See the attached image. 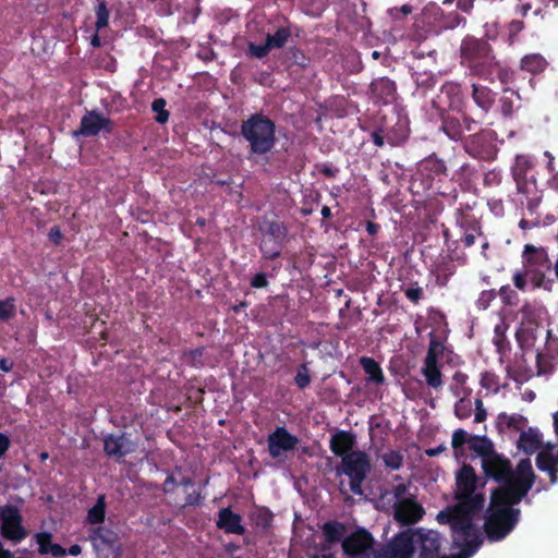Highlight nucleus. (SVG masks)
<instances>
[{"instance_id":"nucleus-23","label":"nucleus","mask_w":558,"mask_h":558,"mask_svg":"<svg viewBox=\"0 0 558 558\" xmlns=\"http://www.w3.org/2000/svg\"><path fill=\"white\" fill-rule=\"evenodd\" d=\"M422 374L425 377L426 384L436 390L441 389L444 386L442 374L438 362L424 359Z\"/></svg>"},{"instance_id":"nucleus-42","label":"nucleus","mask_w":558,"mask_h":558,"mask_svg":"<svg viewBox=\"0 0 558 558\" xmlns=\"http://www.w3.org/2000/svg\"><path fill=\"white\" fill-rule=\"evenodd\" d=\"M542 201L541 193H533L530 196H526V198H521L520 202L524 209L529 213L530 216H539L537 213V209L539 207Z\"/></svg>"},{"instance_id":"nucleus-51","label":"nucleus","mask_w":558,"mask_h":558,"mask_svg":"<svg viewBox=\"0 0 558 558\" xmlns=\"http://www.w3.org/2000/svg\"><path fill=\"white\" fill-rule=\"evenodd\" d=\"M298 442V437L290 434L283 426H281V451L293 449Z\"/></svg>"},{"instance_id":"nucleus-56","label":"nucleus","mask_w":558,"mask_h":558,"mask_svg":"<svg viewBox=\"0 0 558 558\" xmlns=\"http://www.w3.org/2000/svg\"><path fill=\"white\" fill-rule=\"evenodd\" d=\"M507 325L505 323L497 324L494 328L495 337H494V344L497 347L498 351H501L504 348V344L506 342V332Z\"/></svg>"},{"instance_id":"nucleus-36","label":"nucleus","mask_w":558,"mask_h":558,"mask_svg":"<svg viewBox=\"0 0 558 558\" xmlns=\"http://www.w3.org/2000/svg\"><path fill=\"white\" fill-rule=\"evenodd\" d=\"M105 508H106L105 497L99 496L96 505L88 511L87 521L93 524L102 522L105 520V513H106Z\"/></svg>"},{"instance_id":"nucleus-40","label":"nucleus","mask_w":558,"mask_h":558,"mask_svg":"<svg viewBox=\"0 0 558 558\" xmlns=\"http://www.w3.org/2000/svg\"><path fill=\"white\" fill-rule=\"evenodd\" d=\"M381 458L385 466L392 471H397L403 465V456L399 451L389 450Z\"/></svg>"},{"instance_id":"nucleus-49","label":"nucleus","mask_w":558,"mask_h":558,"mask_svg":"<svg viewBox=\"0 0 558 558\" xmlns=\"http://www.w3.org/2000/svg\"><path fill=\"white\" fill-rule=\"evenodd\" d=\"M474 172H475L474 168L470 163L464 162L453 173L452 180L458 181V182L469 181L471 179V177L474 174Z\"/></svg>"},{"instance_id":"nucleus-13","label":"nucleus","mask_w":558,"mask_h":558,"mask_svg":"<svg viewBox=\"0 0 558 558\" xmlns=\"http://www.w3.org/2000/svg\"><path fill=\"white\" fill-rule=\"evenodd\" d=\"M395 519L402 525H412L418 522L425 511L414 497H410L401 502H396L393 506Z\"/></svg>"},{"instance_id":"nucleus-26","label":"nucleus","mask_w":558,"mask_h":558,"mask_svg":"<svg viewBox=\"0 0 558 558\" xmlns=\"http://www.w3.org/2000/svg\"><path fill=\"white\" fill-rule=\"evenodd\" d=\"M548 62L541 53H530L524 56L520 61V69L533 75L545 71Z\"/></svg>"},{"instance_id":"nucleus-57","label":"nucleus","mask_w":558,"mask_h":558,"mask_svg":"<svg viewBox=\"0 0 558 558\" xmlns=\"http://www.w3.org/2000/svg\"><path fill=\"white\" fill-rule=\"evenodd\" d=\"M422 549L425 557L434 555L439 549V542L436 537H424L422 539Z\"/></svg>"},{"instance_id":"nucleus-15","label":"nucleus","mask_w":558,"mask_h":558,"mask_svg":"<svg viewBox=\"0 0 558 558\" xmlns=\"http://www.w3.org/2000/svg\"><path fill=\"white\" fill-rule=\"evenodd\" d=\"M0 515L2 520V532L7 538L19 542L25 537V532L20 524L21 518L15 508H2Z\"/></svg>"},{"instance_id":"nucleus-37","label":"nucleus","mask_w":558,"mask_h":558,"mask_svg":"<svg viewBox=\"0 0 558 558\" xmlns=\"http://www.w3.org/2000/svg\"><path fill=\"white\" fill-rule=\"evenodd\" d=\"M535 359L537 375H547L554 371L555 363L554 357L551 355L537 352Z\"/></svg>"},{"instance_id":"nucleus-60","label":"nucleus","mask_w":558,"mask_h":558,"mask_svg":"<svg viewBox=\"0 0 558 558\" xmlns=\"http://www.w3.org/2000/svg\"><path fill=\"white\" fill-rule=\"evenodd\" d=\"M276 241L272 235L266 236L260 245L262 251L264 252L265 256L268 258H272L277 256V251L275 250Z\"/></svg>"},{"instance_id":"nucleus-54","label":"nucleus","mask_w":558,"mask_h":558,"mask_svg":"<svg viewBox=\"0 0 558 558\" xmlns=\"http://www.w3.org/2000/svg\"><path fill=\"white\" fill-rule=\"evenodd\" d=\"M97 21H96V29L100 31L101 28L108 25L109 20V11L106 8L105 2H100L96 10Z\"/></svg>"},{"instance_id":"nucleus-53","label":"nucleus","mask_w":558,"mask_h":558,"mask_svg":"<svg viewBox=\"0 0 558 558\" xmlns=\"http://www.w3.org/2000/svg\"><path fill=\"white\" fill-rule=\"evenodd\" d=\"M15 313V304L14 299H7L3 301H0V319L1 320H8L10 319Z\"/></svg>"},{"instance_id":"nucleus-9","label":"nucleus","mask_w":558,"mask_h":558,"mask_svg":"<svg viewBox=\"0 0 558 558\" xmlns=\"http://www.w3.org/2000/svg\"><path fill=\"white\" fill-rule=\"evenodd\" d=\"M372 470L371 459L365 451L355 450L341 459L336 468L338 475L344 474L350 480V489L354 495H362V484Z\"/></svg>"},{"instance_id":"nucleus-43","label":"nucleus","mask_w":558,"mask_h":558,"mask_svg":"<svg viewBox=\"0 0 558 558\" xmlns=\"http://www.w3.org/2000/svg\"><path fill=\"white\" fill-rule=\"evenodd\" d=\"M513 180L517 183V190L519 194L522 195V198H526V196H530L533 193H539V191L536 187L535 181L529 182L526 178H518Z\"/></svg>"},{"instance_id":"nucleus-44","label":"nucleus","mask_w":558,"mask_h":558,"mask_svg":"<svg viewBox=\"0 0 558 558\" xmlns=\"http://www.w3.org/2000/svg\"><path fill=\"white\" fill-rule=\"evenodd\" d=\"M535 331H536V328H534L532 326L521 327L520 329H518L515 336H517V340L520 343V345L521 347L530 345L531 344L530 340L535 339Z\"/></svg>"},{"instance_id":"nucleus-11","label":"nucleus","mask_w":558,"mask_h":558,"mask_svg":"<svg viewBox=\"0 0 558 558\" xmlns=\"http://www.w3.org/2000/svg\"><path fill=\"white\" fill-rule=\"evenodd\" d=\"M422 15L428 24H433L436 31L454 29L465 25L466 19L453 11L445 14L440 7L432 4L423 9Z\"/></svg>"},{"instance_id":"nucleus-22","label":"nucleus","mask_w":558,"mask_h":558,"mask_svg":"<svg viewBox=\"0 0 558 558\" xmlns=\"http://www.w3.org/2000/svg\"><path fill=\"white\" fill-rule=\"evenodd\" d=\"M218 526L227 533L243 534L244 526L241 524V517L230 509L226 508L220 510Z\"/></svg>"},{"instance_id":"nucleus-16","label":"nucleus","mask_w":558,"mask_h":558,"mask_svg":"<svg viewBox=\"0 0 558 558\" xmlns=\"http://www.w3.org/2000/svg\"><path fill=\"white\" fill-rule=\"evenodd\" d=\"M369 93L375 104H388L395 99L397 85L389 77H378L371 83Z\"/></svg>"},{"instance_id":"nucleus-45","label":"nucleus","mask_w":558,"mask_h":558,"mask_svg":"<svg viewBox=\"0 0 558 558\" xmlns=\"http://www.w3.org/2000/svg\"><path fill=\"white\" fill-rule=\"evenodd\" d=\"M405 298L413 304H417L424 298V291L417 283H413L408 288H402Z\"/></svg>"},{"instance_id":"nucleus-5","label":"nucleus","mask_w":558,"mask_h":558,"mask_svg":"<svg viewBox=\"0 0 558 558\" xmlns=\"http://www.w3.org/2000/svg\"><path fill=\"white\" fill-rule=\"evenodd\" d=\"M460 58L463 66L485 80H489L498 68V61L490 44L471 35L462 39Z\"/></svg>"},{"instance_id":"nucleus-58","label":"nucleus","mask_w":558,"mask_h":558,"mask_svg":"<svg viewBox=\"0 0 558 558\" xmlns=\"http://www.w3.org/2000/svg\"><path fill=\"white\" fill-rule=\"evenodd\" d=\"M497 292L495 290H484L481 292L476 305L480 310H486L493 300H495Z\"/></svg>"},{"instance_id":"nucleus-7","label":"nucleus","mask_w":558,"mask_h":558,"mask_svg":"<svg viewBox=\"0 0 558 558\" xmlns=\"http://www.w3.org/2000/svg\"><path fill=\"white\" fill-rule=\"evenodd\" d=\"M448 175L449 170L446 161L437 157L436 154H432L420 161L414 182L421 180L425 190H432L435 194L451 196L453 199H456L458 196L456 189L447 192L441 190V186L438 185L442 178H448Z\"/></svg>"},{"instance_id":"nucleus-2","label":"nucleus","mask_w":558,"mask_h":558,"mask_svg":"<svg viewBox=\"0 0 558 558\" xmlns=\"http://www.w3.org/2000/svg\"><path fill=\"white\" fill-rule=\"evenodd\" d=\"M456 499L458 504L437 514L438 522H453L461 530L470 529L474 518L482 511L485 502L483 494H476L477 476L470 464L464 463L456 476Z\"/></svg>"},{"instance_id":"nucleus-31","label":"nucleus","mask_w":558,"mask_h":558,"mask_svg":"<svg viewBox=\"0 0 558 558\" xmlns=\"http://www.w3.org/2000/svg\"><path fill=\"white\" fill-rule=\"evenodd\" d=\"M323 534L327 543L333 544L338 543L342 539L343 534L345 532V526L343 523L338 521H329L324 523Z\"/></svg>"},{"instance_id":"nucleus-39","label":"nucleus","mask_w":558,"mask_h":558,"mask_svg":"<svg viewBox=\"0 0 558 558\" xmlns=\"http://www.w3.org/2000/svg\"><path fill=\"white\" fill-rule=\"evenodd\" d=\"M518 96L519 95L510 89V88H505V95H502L500 98H499V106H500V111L502 113L504 117H511L512 113H513V100H512V96Z\"/></svg>"},{"instance_id":"nucleus-59","label":"nucleus","mask_w":558,"mask_h":558,"mask_svg":"<svg viewBox=\"0 0 558 558\" xmlns=\"http://www.w3.org/2000/svg\"><path fill=\"white\" fill-rule=\"evenodd\" d=\"M495 73L498 74V78L502 85H509L514 82V71L508 69V68H501L498 63V68L496 69Z\"/></svg>"},{"instance_id":"nucleus-38","label":"nucleus","mask_w":558,"mask_h":558,"mask_svg":"<svg viewBox=\"0 0 558 558\" xmlns=\"http://www.w3.org/2000/svg\"><path fill=\"white\" fill-rule=\"evenodd\" d=\"M470 396H462L454 404V415L460 420H466L472 415V401Z\"/></svg>"},{"instance_id":"nucleus-32","label":"nucleus","mask_w":558,"mask_h":558,"mask_svg":"<svg viewBox=\"0 0 558 558\" xmlns=\"http://www.w3.org/2000/svg\"><path fill=\"white\" fill-rule=\"evenodd\" d=\"M473 435H470L466 430L459 428L453 432L452 439H451V446L454 451L456 458H460L464 456V445H469L471 442V438Z\"/></svg>"},{"instance_id":"nucleus-12","label":"nucleus","mask_w":558,"mask_h":558,"mask_svg":"<svg viewBox=\"0 0 558 558\" xmlns=\"http://www.w3.org/2000/svg\"><path fill=\"white\" fill-rule=\"evenodd\" d=\"M374 537L366 529H357L342 541L343 553L355 557L366 554L373 548Z\"/></svg>"},{"instance_id":"nucleus-4","label":"nucleus","mask_w":558,"mask_h":558,"mask_svg":"<svg viewBox=\"0 0 558 558\" xmlns=\"http://www.w3.org/2000/svg\"><path fill=\"white\" fill-rule=\"evenodd\" d=\"M482 468L487 477L493 478L499 484L498 487L513 488L518 485L519 481H525L530 485V492L536 481V474L529 458L521 459L515 469H513L509 459L495 452L483 460Z\"/></svg>"},{"instance_id":"nucleus-55","label":"nucleus","mask_w":558,"mask_h":558,"mask_svg":"<svg viewBox=\"0 0 558 558\" xmlns=\"http://www.w3.org/2000/svg\"><path fill=\"white\" fill-rule=\"evenodd\" d=\"M315 169L328 179H335L339 173V169L330 162L316 163Z\"/></svg>"},{"instance_id":"nucleus-6","label":"nucleus","mask_w":558,"mask_h":558,"mask_svg":"<svg viewBox=\"0 0 558 558\" xmlns=\"http://www.w3.org/2000/svg\"><path fill=\"white\" fill-rule=\"evenodd\" d=\"M521 263L530 275V282L534 289L550 288L553 279H547V274L551 271L553 264L547 247L525 244L521 253Z\"/></svg>"},{"instance_id":"nucleus-25","label":"nucleus","mask_w":558,"mask_h":558,"mask_svg":"<svg viewBox=\"0 0 558 558\" xmlns=\"http://www.w3.org/2000/svg\"><path fill=\"white\" fill-rule=\"evenodd\" d=\"M360 365L362 366L365 374H367V380L376 385H383L385 383V375L378 362L373 357L362 356L360 359Z\"/></svg>"},{"instance_id":"nucleus-52","label":"nucleus","mask_w":558,"mask_h":558,"mask_svg":"<svg viewBox=\"0 0 558 558\" xmlns=\"http://www.w3.org/2000/svg\"><path fill=\"white\" fill-rule=\"evenodd\" d=\"M520 313L522 314V325H524L525 323L530 325L536 324L537 314L534 305L525 303L524 305H522Z\"/></svg>"},{"instance_id":"nucleus-62","label":"nucleus","mask_w":558,"mask_h":558,"mask_svg":"<svg viewBox=\"0 0 558 558\" xmlns=\"http://www.w3.org/2000/svg\"><path fill=\"white\" fill-rule=\"evenodd\" d=\"M501 179L502 177L500 171L493 169L485 173L483 182L485 186L492 187L499 185L501 183Z\"/></svg>"},{"instance_id":"nucleus-21","label":"nucleus","mask_w":558,"mask_h":558,"mask_svg":"<svg viewBox=\"0 0 558 558\" xmlns=\"http://www.w3.org/2000/svg\"><path fill=\"white\" fill-rule=\"evenodd\" d=\"M108 123V120L104 118L101 114H98L96 112H89L83 117L78 133L85 136L96 135L101 130L107 129Z\"/></svg>"},{"instance_id":"nucleus-35","label":"nucleus","mask_w":558,"mask_h":558,"mask_svg":"<svg viewBox=\"0 0 558 558\" xmlns=\"http://www.w3.org/2000/svg\"><path fill=\"white\" fill-rule=\"evenodd\" d=\"M553 446H549L547 449L541 450L535 459L536 466L542 472H547L548 470L556 466L554 454H553Z\"/></svg>"},{"instance_id":"nucleus-30","label":"nucleus","mask_w":558,"mask_h":558,"mask_svg":"<svg viewBox=\"0 0 558 558\" xmlns=\"http://www.w3.org/2000/svg\"><path fill=\"white\" fill-rule=\"evenodd\" d=\"M408 136L409 129L401 119H398L397 123L386 134L387 142L392 146L401 145Z\"/></svg>"},{"instance_id":"nucleus-14","label":"nucleus","mask_w":558,"mask_h":558,"mask_svg":"<svg viewBox=\"0 0 558 558\" xmlns=\"http://www.w3.org/2000/svg\"><path fill=\"white\" fill-rule=\"evenodd\" d=\"M440 90L447 97L449 108L456 112L452 116L463 121V113L466 112L468 102L464 99L461 84L447 81L442 84Z\"/></svg>"},{"instance_id":"nucleus-18","label":"nucleus","mask_w":558,"mask_h":558,"mask_svg":"<svg viewBox=\"0 0 558 558\" xmlns=\"http://www.w3.org/2000/svg\"><path fill=\"white\" fill-rule=\"evenodd\" d=\"M414 555V545L412 537L400 535L396 537L385 551L386 558H412Z\"/></svg>"},{"instance_id":"nucleus-1","label":"nucleus","mask_w":558,"mask_h":558,"mask_svg":"<svg viewBox=\"0 0 558 558\" xmlns=\"http://www.w3.org/2000/svg\"><path fill=\"white\" fill-rule=\"evenodd\" d=\"M529 483L519 481L515 487H497L492 492L484 532L489 542H500L517 526L521 510L515 508L527 495Z\"/></svg>"},{"instance_id":"nucleus-20","label":"nucleus","mask_w":558,"mask_h":558,"mask_svg":"<svg viewBox=\"0 0 558 558\" xmlns=\"http://www.w3.org/2000/svg\"><path fill=\"white\" fill-rule=\"evenodd\" d=\"M518 449L525 454H532L537 451L542 446V435L535 428L530 427L527 430L520 433L517 441Z\"/></svg>"},{"instance_id":"nucleus-27","label":"nucleus","mask_w":558,"mask_h":558,"mask_svg":"<svg viewBox=\"0 0 558 558\" xmlns=\"http://www.w3.org/2000/svg\"><path fill=\"white\" fill-rule=\"evenodd\" d=\"M527 423V420L520 414L508 415L507 413H499L497 416V427L500 430L513 429L522 432Z\"/></svg>"},{"instance_id":"nucleus-47","label":"nucleus","mask_w":558,"mask_h":558,"mask_svg":"<svg viewBox=\"0 0 558 558\" xmlns=\"http://www.w3.org/2000/svg\"><path fill=\"white\" fill-rule=\"evenodd\" d=\"M498 294L506 305H514L519 300L518 293L509 284L502 286Z\"/></svg>"},{"instance_id":"nucleus-29","label":"nucleus","mask_w":558,"mask_h":558,"mask_svg":"<svg viewBox=\"0 0 558 558\" xmlns=\"http://www.w3.org/2000/svg\"><path fill=\"white\" fill-rule=\"evenodd\" d=\"M469 449L482 457V461L496 452L486 436H472Z\"/></svg>"},{"instance_id":"nucleus-17","label":"nucleus","mask_w":558,"mask_h":558,"mask_svg":"<svg viewBox=\"0 0 558 558\" xmlns=\"http://www.w3.org/2000/svg\"><path fill=\"white\" fill-rule=\"evenodd\" d=\"M356 445V436L350 430H337L331 435L329 441L330 451L343 459L344 456L354 451Z\"/></svg>"},{"instance_id":"nucleus-46","label":"nucleus","mask_w":558,"mask_h":558,"mask_svg":"<svg viewBox=\"0 0 558 558\" xmlns=\"http://www.w3.org/2000/svg\"><path fill=\"white\" fill-rule=\"evenodd\" d=\"M512 281H513L514 287L518 290L524 292L527 289V283L530 281V275L527 274V271L524 268L520 269V270H515L512 276Z\"/></svg>"},{"instance_id":"nucleus-41","label":"nucleus","mask_w":558,"mask_h":558,"mask_svg":"<svg viewBox=\"0 0 558 558\" xmlns=\"http://www.w3.org/2000/svg\"><path fill=\"white\" fill-rule=\"evenodd\" d=\"M294 383L299 389H305L312 383V376L310 374V369L307 367V363H302L294 376Z\"/></svg>"},{"instance_id":"nucleus-19","label":"nucleus","mask_w":558,"mask_h":558,"mask_svg":"<svg viewBox=\"0 0 558 558\" xmlns=\"http://www.w3.org/2000/svg\"><path fill=\"white\" fill-rule=\"evenodd\" d=\"M104 449L108 456L119 459L132 452L134 444L124 436L109 435L104 440Z\"/></svg>"},{"instance_id":"nucleus-34","label":"nucleus","mask_w":558,"mask_h":558,"mask_svg":"<svg viewBox=\"0 0 558 558\" xmlns=\"http://www.w3.org/2000/svg\"><path fill=\"white\" fill-rule=\"evenodd\" d=\"M532 167L533 163L529 156L518 155L511 169L513 179L526 178V174L532 169Z\"/></svg>"},{"instance_id":"nucleus-3","label":"nucleus","mask_w":558,"mask_h":558,"mask_svg":"<svg viewBox=\"0 0 558 558\" xmlns=\"http://www.w3.org/2000/svg\"><path fill=\"white\" fill-rule=\"evenodd\" d=\"M472 99L477 106L473 110L470 105L466 106V112L463 113V121L450 113L441 117L440 130L454 142L463 138L464 133H471L482 126L484 119L493 108L496 94L487 86L472 84Z\"/></svg>"},{"instance_id":"nucleus-61","label":"nucleus","mask_w":558,"mask_h":558,"mask_svg":"<svg viewBox=\"0 0 558 558\" xmlns=\"http://www.w3.org/2000/svg\"><path fill=\"white\" fill-rule=\"evenodd\" d=\"M166 101L163 99H156L153 102V110L157 113L156 120L159 123H165L168 120V112L165 110Z\"/></svg>"},{"instance_id":"nucleus-8","label":"nucleus","mask_w":558,"mask_h":558,"mask_svg":"<svg viewBox=\"0 0 558 558\" xmlns=\"http://www.w3.org/2000/svg\"><path fill=\"white\" fill-rule=\"evenodd\" d=\"M276 125L269 119L254 116L242 124V134L254 153L264 154L275 144Z\"/></svg>"},{"instance_id":"nucleus-48","label":"nucleus","mask_w":558,"mask_h":558,"mask_svg":"<svg viewBox=\"0 0 558 558\" xmlns=\"http://www.w3.org/2000/svg\"><path fill=\"white\" fill-rule=\"evenodd\" d=\"M277 34H278V32L275 34L274 37L268 38V41L266 45L256 46V45L251 44L250 45L251 53L257 58L264 57L270 47L276 46L278 44V40L276 39Z\"/></svg>"},{"instance_id":"nucleus-33","label":"nucleus","mask_w":558,"mask_h":558,"mask_svg":"<svg viewBox=\"0 0 558 558\" xmlns=\"http://www.w3.org/2000/svg\"><path fill=\"white\" fill-rule=\"evenodd\" d=\"M445 349L444 341L434 331L429 332V344L425 359L438 362V359L444 355Z\"/></svg>"},{"instance_id":"nucleus-50","label":"nucleus","mask_w":558,"mask_h":558,"mask_svg":"<svg viewBox=\"0 0 558 558\" xmlns=\"http://www.w3.org/2000/svg\"><path fill=\"white\" fill-rule=\"evenodd\" d=\"M459 215L462 216L461 219L459 220V223L465 231L471 230L477 232L478 235H483L480 222L474 217L463 216L461 211H459Z\"/></svg>"},{"instance_id":"nucleus-63","label":"nucleus","mask_w":558,"mask_h":558,"mask_svg":"<svg viewBox=\"0 0 558 558\" xmlns=\"http://www.w3.org/2000/svg\"><path fill=\"white\" fill-rule=\"evenodd\" d=\"M454 272V267L451 265H445L438 268L437 283L440 286H445L448 281V278L452 276Z\"/></svg>"},{"instance_id":"nucleus-10","label":"nucleus","mask_w":558,"mask_h":558,"mask_svg":"<svg viewBox=\"0 0 558 558\" xmlns=\"http://www.w3.org/2000/svg\"><path fill=\"white\" fill-rule=\"evenodd\" d=\"M473 134L460 140L464 151L472 158L482 161H493L497 158L498 147L496 144V133L493 130L481 129L473 131Z\"/></svg>"},{"instance_id":"nucleus-28","label":"nucleus","mask_w":558,"mask_h":558,"mask_svg":"<svg viewBox=\"0 0 558 558\" xmlns=\"http://www.w3.org/2000/svg\"><path fill=\"white\" fill-rule=\"evenodd\" d=\"M308 61L310 59L300 49L287 48L281 51V62L289 69L294 65L303 69L308 64Z\"/></svg>"},{"instance_id":"nucleus-64","label":"nucleus","mask_w":558,"mask_h":558,"mask_svg":"<svg viewBox=\"0 0 558 558\" xmlns=\"http://www.w3.org/2000/svg\"><path fill=\"white\" fill-rule=\"evenodd\" d=\"M468 375L465 373H462L460 371H457L453 376H452V380L453 383L457 385V386H461L462 387V390L465 392L466 396H470L472 390L471 388L466 387V381H468Z\"/></svg>"},{"instance_id":"nucleus-24","label":"nucleus","mask_w":558,"mask_h":558,"mask_svg":"<svg viewBox=\"0 0 558 558\" xmlns=\"http://www.w3.org/2000/svg\"><path fill=\"white\" fill-rule=\"evenodd\" d=\"M412 78L415 82L417 92L424 96L429 89L436 85V76L432 71L420 70V66L412 68Z\"/></svg>"}]
</instances>
